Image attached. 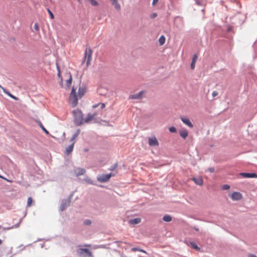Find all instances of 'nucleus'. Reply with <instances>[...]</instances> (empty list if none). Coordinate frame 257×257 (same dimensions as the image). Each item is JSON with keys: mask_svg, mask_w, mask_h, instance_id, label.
I'll use <instances>...</instances> for the list:
<instances>
[{"mask_svg": "<svg viewBox=\"0 0 257 257\" xmlns=\"http://www.w3.org/2000/svg\"><path fill=\"white\" fill-rule=\"evenodd\" d=\"M81 85V81L79 82V87L78 90V94L76 93V88L74 86L72 87L71 91L69 95L70 100L72 99L71 102V106L72 107H75L78 104L79 98H81L85 94L87 91V87L85 85Z\"/></svg>", "mask_w": 257, "mask_h": 257, "instance_id": "f257e3e1", "label": "nucleus"}, {"mask_svg": "<svg viewBox=\"0 0 257 257\" xmlns=\"http://www.w3.org/2000/svg\"><path fill=\"white\" fill-rule=\"evenodd\" d=\"M74 117V122L76 126H80L82 124L84 121V117L82 111L77 108L72 111Z\"/></svg>", "mask_w": 257, "mask_h": 257, "instance_id": "f03ea898", "label": "nucleus"}, {"mask_svg": "<svg viewBox=\"0 0 257 257\" xmlns=\"http://www.w3.org/2000/svg\"><path fill=\"white\" fill-rule=\"evenodd\" d=\"M76 251L80 257H94L92 252L87 248H79Z\"/></svg>", "mask_w": 257, "mask_h": 257, "instance_id": "7ed1b4c3", "label": "nucleus"}, {"mask_svg": "<svg viewBox=\"0 0 257 257\" xmlns=\"http://www.w3.org/2000/svg\"><path fill=\"white\" fill-rule=\"evenodd\" d=\"M92 50L90 48L86 49L85 52V55L84 57V60L87 58L86 60V66H88L90 63V61L92 58Z\"/></svg>", "mask_w": 257, "mask_h": 257, "instance_id": "20e7f679", "label": "nucleus"}, {"mask_svg": "<svg viewBox=\"0 0 257 257\" xmlns=\"http://www.w3.org/2000/svg\"><path fill=\"white\" fill-rule=\"evenodd\" d=\"M239 175L243 178H257V174L254 172H240Z\"/></svg>", "mask_w": 257, "mask_h": 257, "instance_id": "39448f33", "label": "nucleus"}, {"mask_svg": "<svg viewBox=\"0 0 257 257\" xmlns=\"http://www.w3.org/2000/svg\"><path fill=\"white\" fill-rule=\"evenodd\" d=\"M70 205V201L67 199H63L61 201V203L60 206L59 210L63 211L65 210Z\"/></svg>", "mask_w": 257, "mask_h": 257, "instance_id": "423d86ee", "label": "nucleus"}, {"mask_svg": "<svg viewBox=\"0 0 257 257\" xmlns=\"http://www.w3.org/2000/svg\"><path fill=\"white\" fill-rule=\"evenodd\" d=\"M230 197L233 201H238L242 198V195L239 192L234 191L231 194Z\"/></svg>", "mask_w": 257, "mask_h": 257, "instance_id": "0eeeda50", "label": "nucleus"}, {"mask_svg": "<svg viewBox=\"0 0 257 257\" xmlns=\"http://www.w3.org/2000/svg\"><path fill=\"white\" fill-rule=\"evenodd\" d=\"M148 144L151 147L158 146L159 145V142L155 136L149 138Z\"/></svg>", "mask_w": 257, "mask_h": 257, "instance_id": "6e6552de", "label": "nucleus"}, {"mask_svg": "<svg viewBox=\"0 0 257 257\" xmlns=\"http://www.w3.org/2000/svg\"><path fill=\"white\" fill-rule=\"evenodd\" d=\"M107 174H102L97 177V180L100 183H106L109 181Z\"/></svg>", "mask_w": 257, "mask_h": 257, "instance_id": "1a4fd4ad", "label": "nucleus"}, {"mask_svg": "<svg viewBox=\"0 0 257 257\" xmlns=\"http://www.w3.org/2000/svg\"><path fill=\"white\" fill-rule=\"evenodd\" d=\"M180 119H181V121L183 122V123H184L185 124L187 125L188 127H189L190 128L193 127V126H194L193 124L191 122L189 118H188L187 117L181 116L180 117Z\"/></svg>", "mask_w": 257, "mask_h": 257, "instance_id": "9d476101", "label": "nucleus"}, {"mask_svg": "<svg viewBox=\"0 0 257 257\" xmlns=\"http://www.w3.org/2000/svg\"><path fill=\"white\" fill-rule=\"evenodd\" d=\"M145 92V90H142L136 94L131 95L130 96V98L133 99H141Z\"/></svg>", "mask_w": 257, "mask_h": 257, "instance_id": "9b49d317", "label": "nucleus"}, {"mask_svg": "<svg viewBox=\"0 0 257 257\" xmlns=\"http://www.w3.org/2000/svg\"><path fill=\"white\" fill-rule=\"evenodd\" d=\"M86 172V170L82 168L78 167L74 169L75 175L76 177L82 175Z\"/></svg>", "mask_w": 257, "mask_h": 257, "instance_id": "f8f14e48", "label": "nucleus"}, {"mask_svg": "<svg viewBox=\"0 0 257 257\" xmlns=\"http://www.w3.org/2000/svg\"><path fill=\"white\" fill-rule=\"evenodd\" d=\"M198 58V55L196 53H194L193 55L192 61L190 64V68L194 69L195 67V64Z\"/></svg>", "mask_w": 257, "mask_h": 257, "instance_id": "ddd939ff", "label": "nucleus"}, {"mask_svg": "<svg viewBox=\"0 0 257 257\" xmlns=\"http://www.w3.org/2000/svg\"><path fill=\"white\" fill-rule=\"evenodd\" d=\"M75 142H73L71 145L67 146L65 151V154L66 155H69L73 150Z\"/></svg>", "mask_w": 257, "mask_h": 257, "instance_id": "4468645a", "label": "nucleus"}, {"mask_svg": "<svg viewBox=\"0 0 257 257\" xmlns=\"http://www.w3.org/2000/svg\"><path fill=\"white\" fill-rule=\"evenodd\" d=\"M192 180L197 185L202 186L203 180L201 177H193Z\"/></svg>", "mask_w": 257, "mask_h": 257, "instance_id": "2eb2a0df", "label": "nucleus"}, {"mask_svg": "<svg viewBox=\"0 0 257 257\" xmlns=\"http://www.w3.org/2000/svg\"><path fill=\"white\" fill-rule=\"evenodd\" d=\"M179 135L182 138L185 140L188 135V132L186 128H183L179 131Z\"/></svg>", "mask_w": 257, "mask_h": 257, "instance_id": "dca6fc26", "label": "nucleus"}, {"mask_svg": "<svg viewBox=\"0 0 257 257\" xmlns=\"http://www.w3.org/2000/svg\"><path fill=\"white\" fill-rule=\"evenodd\" d=\"M36 122L46 135H49V131L44 127V126L39 119L36 120Z\"/></svg>", "mask_w": 257, "mask_h": 257, "instance_id": "f3484780", "label": "nucleus"}, {"mask_svg": "<svg viewBox=\"0 0 257 257\" xmlns=\"http://www.w3.org/2000/svg\"><path fill=\"white\" fill-rule=\"evenodd\" d=\"M188 245L197 251H200L201 250L200 247L194 241H190Z\"/></svg>", "mask_w": 257, "mask_h": 257, "instance_id": "a211bd4d", "label": "nucleus"}, {"mask_svg": "<svg viewBox=\"0 0 257 257\" xmlns=\"http://www.w3.org/2000/svg\"><path fill=\"white\" fill-rule=\"evenodd\" d=\"M141 221V219L139 217H136L132 219H130L128 220V222L133 225L139 224Z\"/></svg>", "mask_w": 257, "mask_h": 257, "instance_id": "6ab92c4d", "label": "nucleus"}, {"mask_svg": "<svg viewBox=\"0 0 257 257\" xmlns=\"http://www.w3.org/2000/svg\"><path fill=\"white\" fill-rule=\"evenodd\" d=\"M96 114L94 113V114H91V113H88L87 115V116H86V117L85 118H84V121H85V122L86 123H88L89 122V121H90L92 119L94 118V116H95Z\"/></svg>", "mask_w": 257, "mask_h": 257, "instance_id": "aec40b11", "label": "nucleus"}, {"mask_svg": "<svg viewBox=\"0 0 257 257\" xmlns=\"http://www.w3.org/2000/svg\"><path fill=\"white\" fill-rule=\"evenodd\" d=\"M3 92L7 95H8L9 96H10L11 98H13V99L17 100H18V97L13 95L8 89L6 88H3Z\"/></svg>", "mask_w": 257, "mask_h": 257, "instance_id": "412c9836", "label": "nucleus"}, {"mask_svg": "<svg viewBox=\"0 0 257 257\" xmlns=\"http://www.w3.org/2000/svg\"><path fill=\"white\" fill-rule=\"evenodd\" d=\"M68 74H69V77L66 81V86L67 88L70 87L71 84H72V77L71 74L70 73V72H69L68 73Z\"/></svg>", "mask_w": 257, "mask_h": 257, "instance_id": "4be33fe9", "label": "nucleus"}, {"mask_svg": "<svg viewBox=\"0 0 257 257\" xmlns=\"http://www.w3.org/2000/svg\"><path fill=\"white\" fill-rule=\"evenodd\" d=\"M162 220L165 222H170L172 220V217L169 214H165L163 216Z\"/></svg>", "mask_w": 257, "mask_h": 257, "instance_id": "5701e85b", "label": "nucleus"}, {"mask_svg": "<svg viewBox=\"0 0 257 257\" xmlns=\"http://www.w3.org/2000/svg\"><path fill=\"white\" fill-rule=\"evenodd\" d=\"M80 133V130L79 128H78L76 131L75 133L73 135L72 138L70 139V141H72V142L73 141L76 139V138H77L79 136Z\"/></svg>", "mask_w": 257, "mask_h": 257, "instance_id": "b1692460", "label": "nucleus"}, {"mask_svg": "<svg viewBox=\"0 0 257 257\" xmlns=\"http://www.w3.org/2000/svg\"><path fill=\"white\" fill-rule=\"evenodd\" d=\"M166 40V38L164 35H161L159 38V43L160 46H162L164 44Z\"/></svg>", "mask_w": 257, "mask_h": 257, "instance_id": "393cba45", "label": "nucleus"}, {"mask_svg": "<svg viewBox=\"0 0 257 257\" xmlns=\"http://www.w3.org/2000/svg\"><path fill=\"white\" fill-rule=\"evenodd\" d=\"M131 250L133 251H140V252H144L145 253H146L147 254V251L142 249V248H141L140 247H133L131 248Z\"/></svg>", "mask_w": 257, "mask_h": 257, "instance_id": "a878e982", "label": "nucleus"}, {"mask_svg": "<svg viewBox=\"0 0 257 257\" xmlns=\"http://www.w3.org/2000/svg\"><path fill=\"white\" fill-rule=\"evenodd\" d=\"M33 202V198L31 197H28V200H27V206L28 207L31 206V205H32Z\"/></svg>", "mask_w": 257, "mask_h": 257, "instance_id": "bb28decb", "label": "nucleus"}, {"mask_svg": "<svg viewBox=\"0 0 257 257\" xmlns=\"http://www.w3.org/2000/svg\"><path fill=\"white\" fill-rule=\"evenodd\" d=\"M169 131L171 133H175L177 132V128L174 126H171L169 127Z\"/></svg>", "mask_w": 257, "mask_h": 257, "instance_id": "cd10ccee", "label": "nucleus"}, {"mask_svg": "<svg viewBox=\"0 0 257 257\" xmlns=\"http://www.w3.org/2000/svg\"><path fill=\"white\" fill-rule=\"evenodd\" d=\"M47 11L48 12L49 15L50 16V18L51 20H53L54 19V15L52 12V11L50 10L49 8H47Z\"/></svg>", "mask_w": 257, "mask_h": 257, "instance_id": "c85d7f7f", "label": "nucleus"}, {"mask_svg": "<svg viewBox=\"0 0 257 257\" xmlns=\"http://www.w3.org/2000/svg\"><path fill=\"white\" fill-rule=\"evenodd\" d=\"M57 70H58L57 76H58V77L59 78H60L61 83L62 84L63 79H62V77L61 75V72H60L59 67L58 65H57Z\"/></svg>", "mask_w": 257, "mask_h": 257, "instance_id": "c756f323", "label": "nucleus"}, {"mask_svg": "<svg viewBox=\"0 0 257 257\" xmlns=\"http://www.w3.org/2000/svg\"><path fill=\"white\" fill-rule=\"evenodd\" d=\"M230 185L228 184H224L222 186L221 189L223 190H227L230 189Z\"/></svg>", "mask_w": 257, "mask_h": 257, "instance_id": "7c9ffc66", "label": "nucleus"}, {"mask_svg": "<svg viewBox=\"0 0 257 257\" xmlns=\"http://www.w3.org/2000/svg\"><path fill=\"white\" fill-rule=\"evenodd\" d=\"M83 223L85 225H89L91 224V221L90 219L84 220Z\"/></svg>", "mask_w": 257, "mask_h": 257, "instance_id": "2f4dec72", "label": "nucleus"}, {"mask_svg": "<svg viewBox=\"0 0 257 257\" xmlns=\"http://www.w3.org/2000/svg\"><path fill=\"white\" fill-rule=\"evenodd\" d=\"M117 167V163H115L109 169L110 171H113L114 169Z\"/></svg>", "mask_w": 257, "mask_h": 257, "instance_id": "473e14b6", "label": "nucleus"}, {"mask_svg": "<svg viewBox=\"0 0 257 257\" xmlns=\"http://www.w3.org/2000/svg\"><path fill=\"white\" fill-rule=\"evenodd\" d=\"M22 220V218H21L19 222L15 224V225H12V227H13V228L18 227L20 226V224Z\"/></svg>", "mask_w": 257, "mask_h": 257, "instance_id": "72a5a7b5", "label": "nucleus"}, {"mask_svg": "<svg viewBox=\"0 0 257 257\" xmlns=\"http://www.w3.org/2000/svg\"><path fill=\"white\" fill-rule=\"evenodd\" d=\"M207 171L210 172V173H213L215 171V169L214 167H209L207 169V170H206V171Z\"/></svg>", "mask_w": 257, "mask_h": 257, "instance_id": "f704fd0d", "label": "nucleus"}, {"mask_svg": "<svg viewBox=\"0 0 257 257\" xmlns=\"http://www.w3.org/2000/svg\"><path fill=\"white\" fill-rule=\"evenodd\" d=\"M157 14L156 13H153L151 14L150 18L151 19H155V18L157 17Z\"/></svg>", "mask_w": 257, "mask_h": 257, "instance_id": "c9c22d12", "label": "nucleus"}, {"mask_svg": "<svg viewBox=\"0 0 257 257\" xmlns=\"http://www.w3.org/2000/svg\"><path fill=\"white\" fill-rule=\"evenodd\" d=\"M85 180L86 181V182L87 183H88L89 184H93L92 181L90 179H89L88 178L85 179Z\"/></svg>", "mask_w": 257, "mask_h": 257, "instance_id": "e433bc0d", "label": "nucleus"}, {"mask_svg": "<svg viewBox=\"0 0 257 257\" xmlns=\"http://www.w3.org/2000/svg\"><path fill=\"white\" fill-rule=\"evenodd\" d=\"M34 28L36 31H38L39 30V27L37 23L35 24Z\"/></svg>", "mask_w": 257, "mask_h": 257, "instance_id": "4c0bfd02", "label": "nucleus"}, {"mask_svg": "<svg viewBox=\"0 0 257 257\" xmlns=\"http://www.w3.org/2000/svg\"><path fill=\"white\" fill-rule=\"evenodd\" d=\"M196 5L200 6L201 5V0H194Z\"/></svg>", "mask_w": 257, "mask_h": 257, "instance_id": "58836bf2", "label": "nucleus"}, {"mask_svg": "<svg viewBox=\"0 0 257 257\" xmlns=\"http://www.w3.org/2000/svg\"><path fill=\"white\" fill-rule=\"evenodd\" d=\"M159 2V0H153L152 1V6H155Z\"/></svg>", "mask_w": 257, "mask_h": 257, "instance_id": "ea45409f", "label": "nucleus"}, {"mask_svg": "<svg viewBox=\"0 0 257 257\" xmlns=\"http://www.w3.org/2000/svg\"><path fill=\"white\" fill-rule=\"evenodd\" d=\"M99 105H100V109H102L105 107V104L104 103H99Z\"/></svg>", "mask_w": 257, "mask_h": 257, "instance_id": "a19ab883", "label": "nucleus"}, {"mask_svg": "<svg viewBox=\"0 0 257 257\" xmlns=\"http://www.w3.org/2000/svg\"><path fill=\"white\" fill-rule=\"evenodd\" d=\"M108 175V177L109 179L110 180L111 177H113L114 176V174L112 173H109L108 174H107Z\"/></svg>", "mask_w": 257, "mask_h": 257, "instance_id": "79ce46f5", "label": "nucleus"}, {"mask_svg": "<svg viewBox=\"0 0 257 257\" xmlns=\"http://www.w3.org/2000/svg\"><path fill=\"white\" fill-rule=\"evenodd\" d=\"M106 245L105 244H101L99 245H98L97 248H106Z\"/></svg>", "mask_w": 257, "mask_h": 257, "instance_id": "37998d69", "label": "nucleus"}, {"mask_svg": "<svg viewBox=\"0 0 257 257\" xmlns=\"http://www.w3.org/2000/svg\"><path fill=\"white\" fill-rule=\"evenodd\" d=\"M45 240L46 241H48L49 239H45V238H38L35 242L42 241V240Z\"/></svg>", "mask_w": 257, "mask_h": 257, "instance_id": "c03bdc74", "label": "nucleus"}, {"mask_svg": "<svg viewBox=\"0 0 257 257\" xmlns=\"http://www.w3.org/2000/svg\"><path fill=\"white\" fill-rule=\"evenodd\" d=\"M218 95V92L216 91H213L212 95L213 97H215Z\"/></svg>", "mask_w": 257, "mask_h": 257, "instance_id": "a18cd8bd", "label": "nucleus"}, {"mask_svg": "<svg viewBox=\"0 0 257 257\" xmlns=\"http://www.w3.org/2000/svg\"><path fill=\"white\" fill-rule=\"evenodd\" d=\"M0 178L5 179V180H6L7 181H8L9 182H11V181L9 180V179H6V178H5L3 176H2L1 174H0Z\"/></svg>", "mask_w": 257, "mask_h": 257, "instance_id": "49530a36", "label": "nucleus"}, {"mask_svg": "<svg viewBox=\"0 0 257 257\" xmlns=\"http://www.w3.org/2000/svg\"><path fill=\"white\" fill-rule=\"evenodd\" d=\"M13 229V227L10 226V227H3V230H9V229Z\"/></svg>", "mask_w": 257, "mask_h": 257, "instance_id": "de8ad7c7", "label": "nucleus"}, {"mask_svg": "<svg viewBox=\"0 0 257 257\" xmlns=\"http://www.w3.org/2000/svg\"><path fill=\"white\" fill-rule=\"evenodd\" d=\"M73 193L72 192V193H71L69 195V196L67 197V199H69V200H70V201L71 198V197L73 196Z\"/></svg>", "mask_w": 257, "mask_h": 257, "instance_id": "09e8293b", "label": "nucleus"}, {"mask_svg": "<svg viewBox=\"0 0 257 257\" xmlns=\"http://www.w3.org/2000/svg\"><path fill=\"white\" fill-rule=\"evenodd\" d=\"M248 257H257V255L254 254L250 253L248 255Z\"/></svg>", "mask_w": 257, "mask_h": 257, "instance_id": "8fccbe9b", "label": "nucleus"}, {"mask_svg": "<svg viewBox=\"0 0 257 257\" xmlns=\"http://www.w3.org/2000/svg\"><path fill=\"white\" fill-rule=\"evenodd\" d=\"M193 228L196 231H199V228L197 226H194Z\"/></svg>", "mask_w": 257, "mask_h": 257, "instance_id": "3c124183", "label": "nucleus"}, {"mask_svg": "<svg viewBox=\"0 0 257 257\" xmlns=\"http://www.w3.org/2000/svg\"><path fill=\"white\" fill-rule=\"evenodd\" d=\"M98 105H99V103H98V104H94L93 105V108H96L97 107Z\"/></svg>", "mask_w": 257, "mask_h": 257, "instance_id": "603ef678", "label": "nucleus"}, {"mask_svg": "<svg viewBox=\"0 0 257 257\" xmlns=\"http://www.w3.org/2000/svg\"><path fill=\"white\" fill-rule=\"evenodd\" d=\"M178 19H181V18L180 16H176V17H175V20H177Z\"/></svg>", "mask_w": 257, "mask_h": 257, "instance_id": "864d4df0", "label": "nucleus"}, {"mask_svg": "<svg viewBox=\"0 0 257 257\" xmlns=\"http://www.w3.org/2000/svg\"><path fill=\"white\" fill-rule=\"evenodd\" d=\"M40 246H41V248H43L44 246V243H43L40 244Z\"/></svg>", "mask_w": 257, "mask_h": 257, "instance_id": "5fc2aeb1", "label": "nucleus"}, {"mask_svg": "<svg viewBox=\"0 0 257 257\" xmlns=\"http://www.w3.org/2000/svg\"><path fill=\"white\" fill-rule=\"evenodd\" d=\"M256 41H255L253 44H252V47L254 49V45H255V43Z\"/></svg>", "mask_w": 257, "mask_h": 257, "instance_id": "6e6d98bb", "label": "nucleus"}, {"mask_svg": "<svg viewBox=\"0 0 257 257\" xmlns=\"http://www.w3.org/2000/svg\"><path fill=\"white\" fill-rule=\"evenodd\" d=\"M85 246H87V247H89L90 246V244H85L84 245Z\"/></svg>", "mask_w": 257, "mask_h": 257, "instance_id": "4d7b16f0", "label": "nucleus"}, {"mask_svg": "<svg viewBox=\"0 0 257 257\" xmlns=\"http://www.w3.org/2000/svg\"><path fill=\"white\" fill-rule=\"evenodd\" d=\"M99 187H100L101 188H104V185H99Z\"/></svg>", "mask_w": 257, "mask_h": 257, "instance_id": "13d9d810", "label": "nucleus"}, {"mask_svg": "<svg viewBox=\"0 0 257 257\" xmlns=\"http://www.w3.org/2000/svg\"><path fill=\"white\" fill-rule=\"evenodd\" d=\"M119 242H120L119 241H114V243H118Z\"/></svg>", "mask_w": 257, "mask_h": 257, "instance_id": "bf43d9fd", "label": "nucleus"}, {"mask_svg": "<svg viewBox=\"0 0 257 257\" xmlns=\"http://www.w3.org/2000/svg\"><path fill=\"white\" fill-rule=\"evenodd\" d=\"M2 243V239H0V244H1Z\"/></svg>", "mask_w": 257, "mask_h": 257, "instance_id": "052dcab7", "label": "nucleus"}, {"mask_svg": "<svg viewBox=\"0 0 257 257\" xmlns=\"http://www.w3.org/2000/svg\"><path fill=\"white\" fill-rule=\"evenodd\" d=\"M1 227H2V226H1V225H0V228H1Z\"/></svg>", "mask_w": 257, "mask_h": 257, "instance_id": "680f3d73", "label": "nucleus"}, {"mask_svg": "<svg viewBox=\"0 0 257 257\" xmlns=\"http://www.w3.org/2000/svg\"><path fill=\"white\" fill-rule=\"evenodd\" d=\"M256 41H257V39H256Z\"/></svg>", "mask_w": 257, "mask_h": 257, "instance_id": "e2e57ef3", "label": "nucleus"}]
</instances>
